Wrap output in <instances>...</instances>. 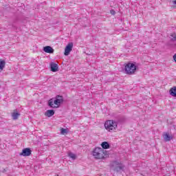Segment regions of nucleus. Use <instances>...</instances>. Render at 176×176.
Masks as SVG:
<instances>
[{"mask_svg":"<svg viewBox=\"0 0 176 176\" xmlns=\"http://www.w3.org/2000/svg\"><path fill=\"white\" fill-rule=\"evenodd\" d=\"M124 168V166L118 165V166L115 167L114 171H116L117 173H119V171H123Z\"/></svg>","mask_w":176,"mask_h":176,"instance_id":"4468645a","label":"nucleus"},{"mask_svg":"<svg viewBox=\"0 0 176 176\" xmlns=\"http://www.w3.org/2000/svg\"><path fill=\"white\" fill-rule=\"evenodd\" d=\"M68 156L69 157H71L72 160H75V159H76V155L74 154L73 153L69 152L68 153Z\"/></svg>","mask_w":176,"mask_h":176,"instance_id":"a211bd4d","label":"nucleus"},{"mask_svg":"<svg viewBox=\"0 0 176 176\" xmlns=\"http://www.w3.org/2000/svg\"><path fill=\"white\" fill-rule=\"evenodd\" d=\"M164 140L166 142H168V141H171V140H173V137H171L168 133H165L164 135Z\"/></svg>","mask_w":176,"mask_h":176,"instance_id":"9b49d317","label":"nucleus"},{"mask_svg":"<svg viewBox=\"0 0 176 176\" xmlns=\"http://www.w3.org/2000/svg\"><path fill=\"white\" fill-rule=\"evenodd\" d=\"M60 134H62V135H65V134H68V130L64 128H61Z\"/></svg>","mask_w":176,"mask_h":176,"instance_id":"f3484780","label":"nucleus"},{"mask_svg":"<svg viewBox=\"0 0 176 176\" xmlns=\"http://www.w3.org/2000/svg\"><path fill=\"white\" fill-rule=\"evenodd\" d=\"M173 3L174 5H176V0L173 1Z\"/></svg>","mask_w":176,"mask_h":176,"instance_id":"aec40b11","label":"nucleus"},{"mask_svg":"<svg viewBox=\"0 0 176 176\" xmlns=\"http://www.w3.org/2000/svg\"><path fill=\"white\" fill-rule=\"evenodd\" d=\"M32 153V151H31V148H23L22 152L20 153V156H31V153Z\"/></svg>","mask_w":176,"mask_h":176,"instance_id":"423d86ee","label":"nucleus"},{"mask_svg":"<svg viewBox=\"0 0 176 176\" xmlns=\"http://www.w3.org/2000/svg\"><path fill=\"white\" fill-rule=\"evenodd\" d=\"M93 156L95 159H105L108 156V151H104L102 148L96 147L93 151Z\"/></svg>","mask_w":176,"mask_h":176,"instance_id":"f03ea898","label":"nucleus"},{"mask_svg":"<svg viewBox=\"0 0 176 176\" xmlns=\"http://www.w3.org/2000/svg\"><path fill=\"white\" fill-rule=\"evenodd\" d=\"M43 52L45 53H49L50 54H52V53H54V49H53L51 46H45L43 49Z\"/></svg>","mask_w":176,"mask_h":176,"instance_id":"0eeeda50","label":"nucleus"},{"mask_svg":"<svg viewBox=\"0 0 176 176\" xmlns=\"http://www.w3.org/2000/svg\"><path fill=\"white\" fill-rule=\"evenodd\" d=\"M55 112L54 110L50 109V110H47L45 112V116H47V118H52L54 115Z\"/></svg>","mask_w":176,"mask_h":176,"instance_id":"1a4fd4ad","label":"nucleus"},{"mask_svg":"<svg viewBox=\"0 0 176 176\" xmlns=\"http://www.w3.org/2000/svg\"><path fill=\"white\" fill-rule=\"evenodd\" d=\"M125 73L128 75H133L137 71V66L134 63H128L124 67Z\"/></svg>","mask_w":176,"mask_h":176,"instance_id":"7ed1b4c3","label":"nucleus"},{"mask_svg":"<svg viewBox=\"0 0 176 176\" xmlns=\"http://www.w3.org/2000/svg\"><path fill=\"white\" fill-rule=\"evenodd\" d=\"M104 127L107 131H113L118 127V122L113 120H108L104 123Z\"/></svg>","mask_w":176,"mask_h":176,"instance_id":"20e7f679","label":"nucleus"},{"mask_svg":"<svg viewBox=\"0 0 176 176\" xmlns=\"http://www.w3.org/2000/svg\"><path fill=\"white\" fill-rule=\"evenodd\" d=\"M6 65V62L0 59V72H2V71H3Z\"/></svg>","mask_w":176,"mask_h":176,"instance_id":"ddd939ff","label":"nucleus"},{"mask_svg":"<svg viewBox=\"0 0 176 176\" xmlns=\"http://www.w3.org/2000/svg\"><path fill=\"white\" fill-rule=\"evenodd\" d=\"M170 42H175L176 41V33H173L170 36Z\"/></svg>","mask_w":176,"mask_h":176,"instance_id":"dca6fc26","label":"nucleus"},{"mask_svg":"<svg viewBox=\"0 0 176 176\" xmlns=\"http://www.w3.org/2000/svg\"><path fill=\"white\" fill-rule=\"evenodd\" d=\"M168 45L169 46H171V44H170V43H168Z\"/></svg>","mask_w":176,"mask_h":176,"instance_id":"412c9836","label":"nucleus"},{"mask_svg":"<svg viewBox=\"0 0 176 176\" xmlns=\"http://www.w3.org/2000/svg\"><path fill=\"white\" fill-rule=\"evenodd\" d=\"M73 47H74V43H69L65 48V52H64L65 56H69V53L72 52Z\"/></svg>","mask_w":176,"mask_h":176,"instance_id":"39448f33","label":"nucleus"},{"mask_svg":"<svg viewBox=\"0 0 176 176\" xmlns=\"http://www.w3.org/2000/svg\"><path fill=\"white\" fill-rule=\"evenodd\" d=\"M13 120H17L19 116H20V113L17 112V110H14V112L12 113Z\"/></svg>","mask_w":176,"mask_h":176,"instance_id":"9d476101","label":"nucleus"},{"mask_svg":"<svg viewBox=\"0 0 176 176\" xmlns=\"http://www.w3.org/2000/svg\"><path fill=\"white\" fill-rule=\"evenodd\" d=\"M110 13H111V14H113V15L116 14V12L114 10H111Z\"/></svg>","mask_w":176,"mask_h":176,"instance_id":"6ab92c4d","label":"nucleus"},{"mask_svg":"<svg viewBox=\"0 0 176 176\" xmlns=\"http://www.w3.org/2000/svg\"><path fill=\"white\" fill-rule=\"evenodd\" d=\"M169 94L172 96V97H176V87L170 88Z\"/></svg>","mask_w":176,"mask_h":176,"instance_id":"f8f14e48","label":"nucleus"},{"mask_svg":"<svg viewBox=\"0 0 176 176\" xmlns=\"http://www.w3.org/2000/svg\"><path fill=\"white\" fill-rule=\"evenodd\" d=\"M102 149H109V143L108 142H103L101 144Z\"/></svg>","mask_w":176,"mask_h":176,"instance_id":"2eb2a0df","label":"nucleus"},{"mask_svg":"<svg viewBox=\"0 0 176 176\" xmlns=\"http://www.w3.org/2000/svg\"><path fill=\"white\" fill-rule=\"evenodd\" d=\"M50 68L52 72H57V71H58V65L54 63H51Z\"/></svg>","mask_w":176,"mask_h":176,"instance_id":"6e6552de","label":"nucleus"},{"mask_svg":"<svg viewBox=\"0 0 176 176\" xmlns=\"http://www.w3.org/2000/svg\"><path fill=\"white\" fill-rule=\"evenodd\" d=\"M64 102V98L60 95H57L55 98H52L48 100V107L50 108H58Z\"/></svg>","mask_w":176,"mask_h":176,"instance_id":"f257e3e1","label":"nucleus"},{"mask_svg":"<svg viewBox=\"0 0 176 176\" xmlns=\"http://www.w3.org/2000/svg\"><path fill=\"white\" fill-rule=\"evenodd\" d=\"M116 163H118L116 161L114 162V164H116Z\"/></svg>","mask_w":176,"mask_h":176,"instance_id":"4be33fe9","label":"nucleus"}]
</instances>
